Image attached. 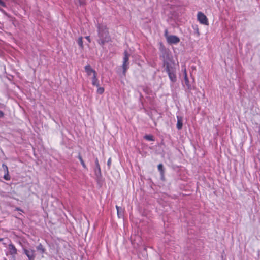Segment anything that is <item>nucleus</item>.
I'll return each instance as SVG.
<instances>
[{
  "label": "nucleus",
  "mask_w": 260,
  "mask_h": 260,
  "mask_svg": "<svg viewBox=\"0 0 260 260\" xmlns=\"http://www.w3.org/2000/svg\"><path fill=\"white\" fill-rule=\"evenodd\" d=\"M163 166L162 164H159L158 166V169L159 171H161L162 169Z\"/></svg>",
  "instance_id": "412c9836"
},
{
  "label": "nucleus",
  "mask_w": 260,
  "mask_h": 260,
  "mask_svg": "<svg viewBox=\"0 0 260 260\" xmlns=\"http://www.w3.org/2000/svg\"><path fill=\"white\" fill-rule=\"evenodd\" d=\"M8 252L6 253L7 255L8 254L12 255L13 260H15V256L17 253V250L13 244L12 243L9 244L8 247Z\"/></svg>",
  "instance_id": "39448f33"
},
{
  "label": "nucleus",
  "mask_w": 260,
  "mask_h": 260,
  "mask_svg": "<svg viewBox=\"0 0 260 260\" xmlns=\"http://www.w3.org/2000/svg\"><path fill=\"white\" fill-rule=\"evenodd\" d=\"M85 71L88 76H93L96 74V72L93 70L90 65H87L85 67Z\"/></svg>",
  "instance_id": "6e6552de"
},
{
  "label": "nucleus",
  "mask_w": 260,
  "mask_h": 260,
  "mask_svg": "<svg viewBox=\"0 0 260 260\" xmlns=\"http://www.w3.org/2000/svg\"><path fill=\"white\" fill-rule=\"evenodd\" d=\"M97 87H98V89H97L98 93L101 94L104 92V88L103 87H100V86Z\"/></svg>",
  "instance_id": "2eb2a0df"
},
{
  "label": "nucleus",
  "mask_w": 260,
  "mask_h": 260,
  "mask_svg": "<svg viewBox=\"0 0 260 260\" xmlns=\"http://www.w3.org/2000/svg\"><path fill=\"white\" fill-rule=\"evenodd\" d=\"M2 167H3V169L4 170L5 173L9 172L8 168L6 165L3 164Z\"/></svg>",
  "instance_id": "6ab92c4d"
},
{
  "label": "nucleus",
  "mask_w": 260,
  "mask_h": 260,
  "mask_svg": "<svg viewBox=\"0 0 260 260\" xmlns=\"http://www.w3.org/2000/svg\"><path fill=\"white\" fill-rule=\"evenodd\" d=\"M184 76L185 83L186 86L188 87V88H189V80H188L187 76L186 69H184Z\"/></svg>",
  "instance_id": "9b49d317"
},
{
  "label": "nucleus",
  "mask_w": 260,
  "mask_h": 260,
  "mask_svg": "<svg viewBox=\"0 0 260 260\" xmlns=\"http://www.w3.org/2000/svg\"><path fill=\"white\" fill-rule=\"evenodd\" d=\"M4 178L5 180H10L11 178H10V176L9 175V172H6L5 173L4 176Z\"/></svg>",
  "instance_id": "f3484780"
},
{
  "label": "nucleus",
  "mask_w": 260,
  "mask_h": 260,
  "mask_svg": "<svg viewBox=\"0 0 260 260\" xmlns=\"http://www.w3.org/2000/svg\"><path fill=\"white\" fill-rule=\"evenodd\" d=\"M129 54L126 51L124 52V55L123 57V64L122 66L123 69V74L124 75H125L126 70L128 69L129 67Z\"/></svg>",
  "instance_id": "7ed1b4c3"
},
{
  "label": "nucleus",
  "mask_w": 260,
  "mask_h": 260,
  "mask_svg": "<svg viewBox=\"0 0 260 260\" xmlns=\"http://www.w3.org/2000/svg\"><path fill=\"white\" fill-rule=\"evenodd\" d=\"M99 37L98 42L101 45H104L110 41V37L109 36L107 28L105 25H101L99 27Z\"/></svg>",
  "instance_id": "f03ea898"
},
{
  "label": "nucleus",
  "mask_w": 260,
  "mask_h": 260,
  "mask_svg": "<svg viewBox=\"0 0 260 260\" xmlns=\"http://www.w3.org/2000/svg\"><path fill=\"white\" fill-rule=\"evenodd\" d=\"M164 66H166L167 72L172 82L176 81V70L175 63L170 58L164 59Z\"/></svg>",
  "instance_id": "f257e3e1"
},
{
  "label": "nucleus",
  "mask_w": 260,
  "mask_h": 260,
  "mask_svg": "<svg viewBox=\"0 0 260 260\" xmlns=\"http://www.w3.org/2000/svg\"><path fill=\"white\" fill-rule=\"evenodd\" d=\"M95 164H96V166L97 168H98V169L99 170H100V165L99 164V161H98V158H96V160H95Z\"/></svg>",
  "instance_id": "aec40b11"
},
{
  "label": "nucleus",
  "mask_w": 260,
  "mask_h": 260,
  "mask_svg": "<svg viewBox=\"0 0 260 260\" xmlns=\"http://www.w3.org/2000/svg\"><path fill=\"white\" fill-rule=\"evenodd\" d=\"M166 39L169 44H177L180 41L179 38L174 35L167 36Z\"/></svg>",
  "instance_id": "0eeeda50"
},
{
  "label": "nucleus",
  "mask_w": 260,
  "mask_h": 260,
  "mask_svg": "<svg viewBox=\"0 0 260 260\" xmlns=\"http://www.w3.org/2000/svg\"><path fill=\"white\" fill-rule=\"evenodd\" d=\"M117 211V215L118 217H121L122 216L123 210L121 207L116 206Z\"/></svg>",
  "instance_id": "f8f14e48"
},
{
  "label": "nucleus",
  "mask_w": 260,
  "mask_h": 260,
  "mask_svg": "<svg viewBox=\"0 0 260 260\" xmlns=\"http://www.w3.org/2000/svg\"><path fill=\"white\" fill-rule=\"evenodd\" d=\"M111 158H110L108 160V162H107V165L108 166H110L111 165Z\"/></svg>",
  "instance_id": "4be33fe9"
},
{
  "label": "nucleus",
  "mask_w": 260,
  "mask_h": 260,
  "mask_svg": "<svg viewBox=\"0 0 260 260\" xmlns=\"http://www.w3.org/2000/svg\"><path fill=\"white\" fill-rule=\"evenodd\" d=\"M4 116V113L2 111H0V118L3 117Z\"/></svg>",
  "instance_id": "393cba45"
},
{
  "label": "nucleus",
  "mask_w": 260,
  "mask_h": 260,
  "mask_svg": "<svg viewBox=\"0 0 260 260\" xmlns=\"http://www.w3.org/2000/svg\"><path fill=\"white\" fill-rule=\"evenodd\" d=\"M83 38L82 37H79L78 39V45H79V46L82 48L83 49V47H84V45H83V40H82Z\"/></svg>",
  "instance_id": "ddd939ff"
},
{
  "label": "nucleus",
  "mask_w": 260,
  "mask_h": 260,
  "mask_svg": "<svg viewBox=\"0 0 260 260\" xmlns=\"http://www.w3.org/2000/svg\"><path fill=\"white\" fill-rule=\"evenodd\" d=\"M78 158L80 160V161L81 162V164H82L83 167L84 168H86V165L84 163V161H83V159H82V157H81V156L80 155H79L78 156Z\"/></svg>",
  "instance_id": "dca6fc26"
},
{
  "label": "nucleus",
  "mask_w": 260,
  "mask_h": 260,
  "mask_svg": "<svg viewBox=\"0 0 260 260\" xmlns=\"http://www.w3.org/2000/svg\"><path fill=\"white\" fill-rule=\"evenodd\" d=\"M145 138L149 141H153V137L151 135H146Z\"/></svg>",
  "instance_id": "a211bd4d"
},
{
  "label": "nucleus",
  "mask_w": 260,
  "mask_h": 260,
  "mask_svg": "<svg viewBox=\"0 0 260 260\" xmlns=\"http://www.w3.org/2000/svg\"><path fill=\"white\" fill-rule=\"evenodd\" d=\"M197 19L202 24L208 25L209 22L207 17L201 12H199L197 14Z\"/></svg>",
  "instance_id": "20e7f679"
},
{
  "label": "nucleus",
  "mask_w": 260,
  "mask_h": 260,
  "mask_svg": "<svg viewBox=\"0 0 260 260\" xmlns=\"http://www.w3.org/2000/svg\"><path fill=\"white\" fill-rule=\"evenodd\" d=\"M4 260H7L6 258H5Z\"/></svg>",
  "instance_id": "a878e982"
},
{
  "label": "nucleus",
  "mask_w": 260,
  "mask_h": 260,
  "mask_svg": "<svg viewBox=\"0 0 260 260\" xmlns=\"http://www.w3.org/2000/svg\"><path fill=\"white\" fill-rule=\"evenodd\" d=\"M85 38L89 42H91V40H90V37L89 36H86L85 37Z\"/></svg>",
  "instance_id": "b1692460"
},
{
  "label": "nucleus",
  "mask_w": 260,
  "mask_h": 260,
  "mask_svg": "<svg viewBox=\"0 0 260 260\" xmlns=\"http://www.w3.org/2000/svg\"><path fill=\"white\" fill-rule=\"evenodd\" d=\"M0 5L3 7H5V3L2 0H0Z\"/></svg>",
  "instance_id": "5701e85b"
},
{
  "label": "nucleus",
  "mask_w": 260,
  "mask_h": 260,
  "mask_svg": "<svg viewBox=\"0 0 260 260\" xmlns=\"http://www.w3.org/2000/svg\"><path fill=\"white\" fill-rule=\"evenodd\" d=\"M96 73L91 77L92 84L96 87L99 86V81L97 78Z\"/></svg>",
  "instance_id": "1a4fd4ad"
},
{
  "label": "nucleus",
  "mask_w": 260,
  "mask_h": 260,
  "mask_svg": "<svg viewBox=\"0 0 260 260\" xmlns=\"http://www.w3.org/2000/svg\"><path fill=\"white\" fill-rule=\"evenodd\" d=\"M37 249L42 254H43L45 251V250L41 244L37 246Z\"/></svg>",
  "instance_id": "4468645a"
},
{
  "label": "nucleus",
  "mask_w": 260,
  "mask_h": 260,
  "mask_svg": "<svg viewBox=\"0 0 260 260\" xmlns=\"http://www.w3.org/2000/svg\"><path fill=\"white\" fill-rule=\"evenodd\" d=\"M23 250L24 253L26 255L29 260H35V251L33 249H27L26 248H23Z\"/></svg>",
  "instance_id": "423d86ee"
},
{
  "label": "nucleus",
  "mask_w": 260,
  "mask_h": 260,
  "mask_svg": "<svg viewBox=\"0 0 260 260\" xmlns=\"http://www.w3.org/2000/svg\"><path fill=\"white\" fill-rule=\"evenodd\" d=\"M177 128L178 129H181L182 128V125H183L182 119L181 117H179L178 116H177Z\"/></svg>",
  "instance_id": "9d476101"
}]
</instances>
